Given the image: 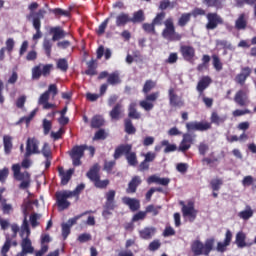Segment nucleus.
<instances>
[{
	"instance_id": "2f4dec72",
	"label": "nucleus",
	"mask_w": 256,
	"mask_h": 256,
	"mask_svg": "<svg viewBox=\"0 0 256 256\" xmlns=\"http://www.w3.org/2000/svg\"><path fill=\"white\" fill-rule=\"evenodd\" d=\"M51 33H53L52 41H59V39H64V37L67 35L61 27H54L51 28Z\"/></svg>"
},
{
	"instance_id": "e2e57ef3",
	"label": "nucleus",
	"mask_w": 256,
	"mask_h": 256,
	"mask_svg": "<svg viewBox=\"0 0 256 256\" xmlns=\"http://www.w3.org/2000/svg\"><path fill=\"white\" fill-rule=\"evenodd\" d=\"M155 85H156L155 82H153L152 80H147L142 90L143 93H149L151 89H154Z\"/></svg>"
},
{
	"instance_id": "f257e3e1",
	"label": "nucleus",
	"mask_w": 256,
	"mask_h": 256,
	"mask_svg": "<svg viewBox=\"0 0 256 256\" xmlns=\"http://www.w3.org/2000/svg\"><path fill=\"white\" fill-rule=\"evenodd\" d=\"M214 245L215 238H209L205 243L201 242V240H194L190 245V249L194 256H209V253L213 251Z\"/></svg>"
},
{
	"instance_id": "603ef678",
	"label": "nucleus",
	"mask_w": 256,
	"mask_h": 256,
	"mask_svg": "<svg viewBox=\"0 0 256 256\" xmlns=\"http://www.w3.org/2000/svg\"><path fill=\"white\" fill-rule=\"evenodd\" d=\"M121 115V104H117L110 112L111 119H119V116Z\"/></svg>"
},
{
	"instance_id": "e433bc0d",
	"label": "nucleus",
	"mask_w": 256,
	"mask_h": 256,
	"mask_svg": "<svg viewBox=\"0 0 256 256\" xmlns=\"http://www.w3.org/2000/svg\"><path fill=\"white\" fill-rule=\"evenodd\" d=\"M29 211H33V202H31V200H25L22 205V212L24 215V219H27V215H29Z\"/></svg>"
},
{
	"instance_id": "c756f323",
	"label": "nucleus",
	"mask_w": 256,
	"mask_h": 256,
	"mask_svg": "<svg viewBox=\"0 0 256 256\" xmlns=\"http://www.w3.org/2000/svg\"><path fill=\"white\" fill-rule=\"evenodd\" d=\"M253 209L251 208V206H246L244 210L240 211L238 213V217L240 219H243V221H249V219H251V217H253Z\"/></svg>"
},
{
	"instance_id": "a19ab883",
	"label": "nucleus",
	"mask_w": 256,
	"mask_h": 256,
	"mask_svg": "<svg viewBox=\"0 0 256 256\" xmlns=\"http://www.w3.org/2000/svg\"><path fill=\"white\" fill-rule=\"evenodd\" d=\"M145 21V16L143 15V10H139L134 13L133 17L130 18L131 23H141Z\"/></svg>"
},
{
	"instance_id": "7ed1b4c3",
	"label": "nucleus",
	"mask_w": 256,
	"mask_h": 256,
	"mask_svg": "<svg viewBox=\"0 0 256 256\" xmlns=\"http://www.w3.org/2000/svg\"><path fill=\"white\" fill-rule=\"evenodd\" d=\"M165 28L162 31V37L166 41H181V34L175 31V24H173V18H167L164 21Z\"/></svg>"
},
{
	"instance_id": "5701e85b",
	"label": "nucleus",
	"mask_w": 256,
	"mask_h": 256,
	"mask_svg": "<svg viewBox=\"0 0 256 256\" xmlns=\"http://www.w3.org/2000/svg\"><path fill=\"white\" fill-rule=\"evenodd\" d=\"M209 85H211V78L209 76H204L199 80L196 89L200 95H203V91H205Z\"/></svg>"
},
{
	"instance_id": "f03ea898",
	"label": "nucleus",
	"mask_w": 256,
	"mask_h": 256,
	"mask_svg": "<svg viewBox=\"0 0 256 256\" xmlns=\"http://www.w3.org/2000/svg\"><path fill=\"white\" fill-rule=\"evenodd\" d=\"M12 171L14 173V179L21 181L19 189H29L31 187V175L29 172H21V165H12Z\"/></svg>"
},
{
	"instance_id": "39448f33",
	"label": "nucleus",
	"mask_w": 256,
	"mask_h": 256,
	"mask_svg": "<svg viewBox=\"0 0 256 256\" xmlns=\"http://www.w3.org/2000/svg\"><path fill=\"white\" fill-rule=\"evenodd\" d=\"M85 151H87V145L75 146L71 150L70 157L74 167H79V165H81V159L85 155Z\"/></svg>"
},
{
	"instance_id": "9b49d317",
	"label": "nucleus",
	"mask_w": 256,
	"mask_h": 256,
	"mask_svg": "<svg viewBox=\"0 0 256 256\" xmlns=\"http://www.w3.org/2000/svg\"><path fill=\"white\" fill-rule=\"evenodd\" d=\"M21 252H19L16 256H27L34 253L35 248H33V244L31 243V239L24 238L21 241Z\"/></svg>"
},
{
	"instance_id": "aec40b11",
	"label": "nucleus",
	"mask_w": 256,
	"mask_h": 256,
	"mask_svg": "<svg viewBox=\"0 0 256 256\" xmlns=\"http://www.w3.org/2000/svg\"><path fill=\"white\" fill-rule=\"evenodd\" d=\"M169 99L172 107H183V100L175 94V90L173 88L169 89Z\"/></svg>"
},
{
	"instance_id": "6ab92c4d",
	"label": "nucleus",
	"mask_w": 256,
	"mask_h": 256,
	"mask_svg": "<svg viewBox=\"0 0 256 256\" xmlns=\"http://www.w3.org/2000/svg\"><path fill=\"white\" fill-rule=\"evenodd\" d=\"M131 149H133V146H131V144L118 146L114 152V159H119V157H121L123 154L129 155V153H131Z\"/></svg>"
},
{
	"instance_id": "c9c22d12",
	"label": "nucleus",
	"mask_w": 256,
	"mask_h": 256,
	"mask_svg": "<svg viewBox=\"0 0 256 256\" xmlns=\"http://www.w3.org/2000/svg\"><path fill=\"white\" fill-rule=\"evenodd\" d=\"M137 103L132 102L129 106V113H128V117H130L131 119H141V114L139 112H137Z\"/></svg>"
},
{
	"instance_id": "052dcab7",
	"label": "nucleus",
	"mask_w": 256,
	"mask_h": 256,
	"mask_svg": "<svg viewBox=\"0 0 256 256\" xmlns=\"http://www.w3.org/2000/svg\"><path fill=\"white\" fill-rule=\"evenodd\" d=\"M107 25H109V18H106L98 27L97 33L98 35H103L105 30L107 29Z\"/></svg>"
},
{
	"instance_id": "1a4fd4ad",
	"label": "nucleus",
	"mask_w": 256,
	"mask_h": 256,
	"mask_svg": "<svg viewBox=\"0 0 256 256\" xmlns=\"http://www.w3.org/2000/svg\"><path fill=\"white\" fill-rule=\"evenodd\" d=\"M187 131H208L211 129V123L209 122H188L186 123Z\"/></svg>"
},
{
	"instance_id": "473e14b6",
	"label": "nucleus",
	"mask_w": 256,
	"mask_h": 256,
	"mask_svg": "<svg viewBox=\"0 0 256 256\" xmlns=\"http://www.w3.org/2000/svg\"><path fill=\"white\" fill-rule=\"evenodd\" d=\"M87 177L88 179H90V181H93V183H95L98 179H100L99 177V165L96 164L94 165L89 172L87 173Z\"/></svg>"
},
{
	"instance_id": "79ce46f5",
	"label": "nucleus",
	"mask_w": 256,
	"mask_h": 256,
	"mask_svg": "<svg viewBox=\"0 0 256 256\" xmlns=\"http://www.w3.org/2000/svg\"><path fill=\"white\" fill-rule=\"evenodd\" d=\"M191 13H184L181 15V17L178 20V25L180 27H185L187 25L188 21H191Z\"/></svg>"
},
{
	"instance_id": "c03bdc74",
	"label": "nucleus",
	"mask_w": 256,
	"mask_h": 256,
	"mask_svg": "<svg viewBox=\"0 0 256 256\" xmlns=\"http://www.w3.org/2000/svg\"><path fill=\"white\" fill-rule=\"evenodd\" d=\"M108 83L109 85H119L121 83V79L119 78L118 73H112L108 76Z\"/></svg>"
},
{
	"instance_id": "0e129e2a",
	"label": "nucleus",
	"mask_w": 256,
	"mask_h": 256,
	"mask_svg": "<svg viewBox=\"0 0 256 256\" xmlns=\"http://www.w3.org/2000/svg\"><path fill=\"white\" fill-rule=\"evenodd\" d=\"M165 19V12L157 14L153 20V25H163V20Z\"/></svg>"
},
{
	"instance_id": "423d86ee",
	"label": "nucleus",
	"mask_w": 256,
	"mask_h": 256,
	"mask_svg": "<svg viewBox=\"0 0 256 256\" xmlns=\"http://www.w3.org/2000/svg\"><path fill=\"white\" fill-rule=\"evenodd\" d=\"M42 69V76L49 77L51 71H53V64H38L32 68V79H39V71Z\"/></svg>"
},
{
	"instance_id": "412c9836",
	"label": "nucleus",
	"mask_w": 256,
	"mask_h": 256,
	"mask_svg": "<svg viewBox=\"0 0 256 256\" xmlns=\"http://www.w3.org/2000/svg\"><path fill=\"white\" fill-rule=\"evenodd\" d=\"M122 202L124 205H127L131 211H138V209L141 207L139 200L135 198L123 197Z\"/></svg>"
},
{
	"instance_id": "3c124183",
	"label": "nucleus",
	"mask_w": 256,
	"mask_h": 256,
	"mask_svg": "<svg viewBox=\"0 0 256 256\" xmlns=\"http://www.w3.org/2000/svg\"><path fill=\"white\" fill-rule=\"evenodd\" d=\"M53 47V43H51V40L44 39L43 41V49L47 55V57H51V49Z\"/></svg>"
},
{
	"instance_id": "49530a36",
	"label": "nucleus",
	"mask_w": 256,
	"mask_h": 256,
	"mask_svg": "<svg viewBox=\"0 0 256 256\" xmlns=\"http://www.w3.org/2000/svg\"><path fill=\"white\" fill-rule=\"evenodd\" d=\"M212 62H213V67L216 71H222L223 70V63H221V59H219V56L213 55L212 56Z\"/></svg>"
},
{
	"instance_id": "393cba45",
	"label": "nucleus",
	"mask_w": 256,
	"mask_h": 256,
	"mask_svg": "<svg viewBox=\"0 0 256 256\" xmlns=\"http://www.w3.org/2000/svg\"><path fill=\"white\" fill-rule=\"evenodd\" d=\"M180 51L186 61H191L195 57V48L191 46H182Z\"/></svg>"
},
{
	"instance_id": "f8f14e48",
	"label": "nucleus",
	"mask_w": 256,
	"mask_h": 256,
	"mask_svg": "<svg viewBox=\"0 0 256 256\" xmlns=\"http://www.w3.org/2000/svg\"><path fill=\"white\" fill-rule=\"evenodd\" d=\"M182 214L183 217H187L189 221H195V218L197 217V210H195L193 202H189L187 205H183Z\"/></svg>"
},
{
	"instance_id": "338daca9",
	"label": "nucleus",
	"mask_w": 256,
	"mask_h": 256,
	"mask_svg": "<svg viewBox=\"0 0 256 256\" xmlns=\"http://www.w3.org/2000/svg\"><path fill=\"white\" fill-rule=\"evenodd\" d=\"M14 47H15V40H13V38L7 39V40H6V47H4V48H6V51H7L9 54H11V52H12L13 49H14Z\"/></svg>"
},
{
	"instance_id": "0eeeda50",
	"label": "nucleus",
	"mask_w": 256,
	"mask_h": 256,
	"mask_svg": "<svg viewBox=\"0 0 256 256\" xmlns=\"http://www.w3.org/2000/svg\"><path fill=\"white\" fill-rule=\"evenodd\" d=\"M206 19L208 21L206 24V29H208V31H213L214 29H217L219 25H223V18L217 13H208Z\"/></svg>"
},
{
	"instance_id": "4c0bfd02",
	"label": "nucleus",
	"mask_w": 256,
	"mask_h": 256,
	"mask_svg": "<svg viewBox=\"0 0 256 256\" xmlns=\"http://www.w3.org/2000/svg\"><path fill=\"white\" fill-rule=\"evenodd\" d=\"M105 120L101 116H94L91 120V127L93 129H99V127H103Z\"/></svg>"
},
{
	"instance_id": "6e6d98bb",
	"label": "nucleus",
	"mask_w": 256,
	"mask_h": 256,
	"mask_svg": "<svg viewBox=\"0 0 256 256\" xmlns=\"http://www.w3.org/2000/svg\"><path fill=\"white\" fill-rule=\"evenodd\" d=\"M57 67L60 71H67L69 69V64L67 63V59L61 58L57 61Z\"/></svg>"
},
{
	"instance_id": "f704fd0d",
	"label": "nucleus",
	"mask_w": 256,
	"mask_h": 256,
	"mask_svg": "<svg viewBox=\"0 0 256 256\" xmlns=\"http://www.w3.org/2000/svg\"><path fill=\"white\" fill-rule=\"evenodd\" d=\"M245 239H247V235H245L244 232L240 231L236 234V245L237 247H240L243 249V247H247V243L245 242Z\"/></svg>"
},
{
	"instance_id": "bb28decb",
	"label": "nucleus",
	"mask_w": 256,
	"mask_h": 256,
	"mask_svg": "<svg viewBox=\"0 0 256 256\" xmlns=\"http://www.w3.org/2000/svg\"><path fill=\"white\" fill-rule=\"evenodd\" d=\"M128 23H131V17H129V14L121 13L116 17L117 27H125Z\"/></svg>"
},
{
	"instance_id": "72a5a7b5",
	"label": "nucleus",
	"mask_w": 256,
	"mask_h": 256,
	"mask_svg": "<svg viewBox=\"0 0 256 256\" xmlns=\"http://www.w3.org/2000/svg\"><path fill=\"white\" fill-rule=\"evenodd\" d=\"M210 121L214 125H222L224 121H227V116L225 115L220 116L219 114H217V112H212Z\"/></svg>"
},
{
	"instance_id": "4468645a",
	"label": "nucleus",
	"mask_w": 256,
	"mask_h": 256,
	"mask_svg": "<svg viewBox=\"0 0 256 256\" xmlns=\"http://www.w3.org/2000/svg\"><path fill=\"white\" fill-rule=\"evenodd\" d=\"M194 139L195 136L189 133L183 134V139L179 145V151H189V149H191V145L193 144Z\"/></svg>"
},
{
	"instance_id": "b1692460",
	"label": "nucleus",
	"mask_w": 256,
	"mask_h": 256,
	"mask_svg": "<svg viewBox=\"0 0 256 256\" xmlns=\"http://www.w3.org/2000/svg\"><path fill=\"white\" fill-rule=\"evenodd\" d=\"M147 183H156L157 185H163L164 187H167L169 183H171V179L169 178H161L157 175H152L147 179Z\"/></svg>"
},
{
	"instance_id": "cd10ccee",
	"label": "nucleus",
	"mask_w": 256,
	"mask_h": 256,
	"mask_svg": "<svg viewBox=\"0 0 256 256\" xmlns=\"http://www.w3.org/2000/svg\"><path fill=\"white\" fill-rule=\"evenodd\" d=\"M29 235H31V230L29 229V222L27 218H24L21 229H20V237L23 239H29Z\"/></svg>"
},
{
	"instance_id": "680f3d73",
	"label": "nucleus",
	"mask_w": 256,
	"mask_h": 256,
	"mask_svg": "<svg viewBox=\"0 0 256 256\" xmlns=\"http://www.w3.org/2000/svg\"><path fill=\"white\" fill-rule=\"evenodd\" d=\"M29 157H31V155L27 156V152H25L24 159L21 163V167H23V169H29V167H31L32 162L31 159H29Z\"/></svg>"
},
{
	"instance_id": "13d9d810",
	"label": "nucleus",
	"mask_w": 256,
	"mask_h": 256,
	"mask_svg": "<svg viewBox=\"0 0 256 256\" xmlns=\"http://www.w3.org/2000/svg\"><path fill=\"white\" fill-rule=\"evenodd\" d=\"M161 211V206L149 205L146 207V213H152L154 216L159 215Z\"/></svg>"
},
{
	"instance_id": "a211bd4d",
	"label": "nucleus",
	"mask_w": 256,
	"mask_h": 256,
	"mask_svg": "<svg viewBox=\"0 0 256 256\" xmlns=\"http://www.w3.org/2000/svg\"><path fill=\"white\" fill-rule=\"evenodd\" d=\"M252 70L249 67L242 68L241 72L235 77V81L239 85H245L247 78L251 75Z\"/></svg>"
},
{
	"instance_id": "20e7f679",
	"label": "nucleus",
	"mask_w": 256,
	"mask_h": 256,
	"mask_svg": "<svg viewBox=\"0 0 256 256\" xmlns=\"http://www.w3.org/2000/svg\"><path fill=\"white\" fill-rule=\"evenodd\" d=\"M71 197H73V192L69 190L56 192V203L59 211H65V209H69L71 202H69L67 199H71Z\"/></svg>"
},
{
	"instance_id": "69168bd1",
	"label": "nucleus",
	"mask_w": 256,
	"mask_h": 256,
	"mask_svg": "<svg viewBox=\"0 0 256 256\" xmlns=\"http://www.w3.org/2000/svg\"><path fill=\"white\" fill-rule=\"evenodd\" d=\"M221 185H223V180L221 179H214L211 181L213 191H219V189H221Z\"/></svg>"
},
{
	"instance_id": "4d7b16f0",
	"label": "nucleus",
	"mask_w": 256,
	"mask_h": 256,
	"mask_svg": "<svg viewBox=\"0 0 256 256\" xmlns=\"http://www.w3.org/2000/svg\"><path fill=\"white\" fill-rule=\"evenodd\" d=\"M39 219H41L40 214L34 213L30 216V224L31 227L35 229V227H38L39 225Z\"/></svg>"
},
{
	"instance_id": "37998d69",
	"label": "nucleus",
	"mask_w": 256,
	"mask_h": 256,
	"mask_svg": "<svg viewBox=\"0 0 256 256\" xmlns=\"http://www.w3.org/2000/svg\"><path fill=\"white\" fill-rule=\"evenodd\" d=\"M11 236H9V234H6V241L1 249V253L2 255H7V253H9V249H11Z\"/></svg>"
},
{
	"instance_id": "2eb2a0df",
	"label": "nucleus",
	"mask_w": 256,
	"mask_h": 256,
	"mask_svg": "<svg viewBox=\"0 0 256 256\" xmlns=\"http://www.w3.org/2000/svg\"><path fill=\"white\" fill-rule=\"evenodd\" d=\"M81 219V216H76L74 218H71L67 221V223L62 224V236L64 239H67L69 237V234L71 233V227L77 223Z\"/></svg>"
},
{
	"instance_id": "f3484780",
	"label": "nucleus",
	"mask_w": 256,
	"mask_h": 256,
	"mask_svg": "<svg viewBox=\"0 0 256 256\" xmlns=\"http://www.w3.org/2000/svg\"><path fill=\"white\" fill-rule=\"evenodd\" d=\"M58 173L61 179V185H67L69 181H71V177L73 173H75L74 169H69L68 171L65 172V169L63 167L58 168Z\"/></svg>"
},
{
	"instance_id": "4be33fe9",
	"label": "nucleus",
	"mask_w": 256,
	"mask_h": 256,
	"mask_svg": "<svg viewBox=\"0 0 256 256\" xmlns=\"http://www.w3.org/2000/svg\"><path fill=\"white\" fill-rule=\"evenodd\" d=\"M247 20L248 18L245 13L240 14L235 21V29L245 31V29H247Z\"/></svg>"
},
{
	"instance_id": "7c9ffc66",
	"label": "nucleus",
	"mask_w": 256,
	"mask_h": 256,
	"mask_svg": "<svg viewBox=\"0 0 256 256\" xmlns=\"http://www.w3.org/2000/svg\"><path fill=\"white\" fill-rule=\"evenodd\" d=\"M4 153L9 155L11 149H13V138L9 135H4L3 137Z\"/></svg>"
},
{
	"instance_id": "58836bf2",
	"label": "nucleus",
	"mask_w": 256,
	"mask_h": 256,
	"mask_svg": "<svg viewBox=\"0 0 256 256\" xmlns=\"http://www.w3.org/2000/svg\"><path fill=\"white\" fill-rule=\"evenodd\" d=\"M161 145L162 147H165L164 153H173V151H177V145L170 144L169 140H163Z\"/></svg>"
},
{
	"instance_id": "dca6fc26",
	"label": "nucleus",
	"mask_w": 256,
	"mask_h": 256,
	"mask_svg": "<svg viewBox=\"0 0 256 256\" xmlns=\"http://www.w3.org/2000/svg\"><path fill=\"white\" fill-rule=\"evenodd\" d=\"M45 15H47V10L40 9L38 12H30V14L27 16V19L28 21H31L32 19V25L38 23L41 26V19H44Z\"/></svg>"
},
{
	"instance_id": "ddd939ff",
	"label": "nucleus",
	"mask_w": 256,
	"mask_h": 256,
	"mask_svg": "<svg viewBox=\"0 0 256 256\" xmlns=\"http://www.w3.org/2000/svg\"><path fill=\"white\" fill-rule=\"evenodd\" d=\"M232 239H233V233H231L230 230H227L224 241L217 243L216 251H218V253H225L229 245H231Z\"/></svg>"
},
{
	"instance_id": "9d476101",
	"label": "nucleus",
	"mask_w": 256,
	"mask_h": 256,
	"mask_svg": "<svg viewBox=\"0 0 256 256\" xmlns=\"http://www.w3.org/2000/svg\"><path fill=\"white\" fill-rule=\"evenodd\" d=\"M234 102L239 107H247L249 105V94L245 90H238L234 96Z\"/></svg>"
},
{
	"instance_id": "bf43d9fd",
	"label": "nucleus",
	"mask_w": 256,
	"mask_h": 256,
	"mask_svg": "<svg viewBox=\"0 0 256 256\" xmlns=\"http://www.w3.org/2000/svg\"><path fill=\"white\" fill-rule=\"evenodd\" d=\"M95 187H97L98 189H105L107 187V185H109V180H101L100 178H98L95 182H94Z\"/></svg>"
},
{
	"instance_id": "a18cd8bd",
	"label": "nucleus",
	"mask_w": 256,
	"mask_h": 256,
	"mask_svg": "<svg viewBox=\"0 0 256 256\" xmlns=\"http://www.w3.org/2000/svg\"><path fill=\"white\" fill-rule=\"evenodd\" d=\"M126 159L128 162V165H131V167H135L137 165V154L135 152H130L126 155Z\"/></svg>"
},
{
	"instance_id": "c85d7f7f",
	"label": "nucleus",
	"mask_w": 256,
	"mask_h": 256,
	"mask_svg": "<svg viewBox=\"0 0 256 256\" xmlns=\"http://www.w3.org/2000/svg\"><path fill=\"white\" fill-rule=\"evenodd\" d=\"M139 185H141V178L139 176H136L128 184V188H127L126 192L127 193H135V191H137V187H139Z\"/></svg>"
},
{
	"instance_id": "6e6552de",
	"label": "nucleus",
	"mask_w": 256,
	"mask_h": 256,
	"mask_svg": "<svg viewBox=\"0 0 256 256\" xmlns=\"http://www.w3.org/2000/svg\"><path fill=\"white\" fill-rule=\"evenodd\" d=\"M41 150H39V140L36 138H28L26 143V156L29 155H39Z\"/></svg>"
},
{
	"instance_id": "774afa93",
	"label": "nucleus",
	"mask_w": 256,
	"mask_h": 256,
	"mask_svg": "<svg viewBox=\"0 0 256 256\" xmlns=\"http://www.w3.org/2000/svg\"><path fill=\"white\" fill-rule=\"evenodd\" d=\"M79 243H87V241H91V234L83 233L78 236Z\"/></svg>"
},
{
	"instance_id": "8fccbe9b",
	"label": "nucleus",
	"mask_w": 256,
	"mask_h": 256,
	"mask_svg": "<svg viewBox=\"0 0 256 256\" xmlns=\"http://www.w3.org/2000/svg\"><path fill=\"white\" fill-rule=\"evenodd\" d=\"M125 131L128 133V135H134V133L137 131L130 119L125 120Z\"/></svg>"
},
{
	"instance_id": "5fc2aeb1",
	"label": "nucleus",
	"mask_w": 256,
	"mask_h": 256,
	"mask_svg": "<svg viewBox=\"0 0 256 256\" xmlns=\"http://www.w3.org/2000/svg\"><path fill=\"white\" fill-rule=\"evenodd\" d=\"M105 139H107V132H105L103 129L98 130L93 137V141H100Z\"/></svg>"
},
{
	"instance_id": "a878e982",
	"label": "nucleus",
	"mask_w": 256,
	"mask_h": 256,
	"mask_svg": "<svg viewBox=\"0 0 256 256\" xmlns=\"http://www.w3.org/2000/svg\"><path fill=\"white\" fill-rule=\"evenodd\" d=\"M155 233H157V228L155 227H145L144 229L139 231V235L141 239H151Z\"/></svg>"
},
{
	"instance_id": "de8ad7c7",
	"label": "nucleus",
	"mask_w": 256,
	"mask_h": 256,
	"mask_svg": "<svg viewBox=\"0 0 256 256\" xmlns=\"http://www.w3.org/2000/svg\"><path fill=\"white\" fill-rule=\"evenodd\" d=\"M33 27L36 30V33L33 35L32 39L33 41H37L43 37V34L41 33V25L39 22H34Z\"/></svg>"
},
{
	"instance_id": "864d4df0",
	"label": "nucleus",
	"mask_w": 256,
	"mask_h": 256,
	"mask_svg": "<svg viewBox=\"0 0 256 256\" xmlns=\"http://www.w3.org/2000/svg\"><path fill=\"white\" fill-rule=\"evenodd\" d=\"M40 153L43 155V157L45 158H49V157H52L51 156V147L49 146V143L45 142L43 144V147L40 151Z\"/></svg>"
},
{
	"instance_id": "ea45409f",
	"label": "nucleus",
	"mask_w": 256,
	"mask_h": 256,
	"mask_svg": "<svg viewBox=\"0 0 256 256\" xmlns=\"http://www.w3.org/2000/svg\"><path fill=\"white\" fill-rule=\"evenodd\" d=\"M1 209L4 215H11V213H13V205L7 204V199L2 200Z\"/></svg>"
},
{
	"instance_id": "09e8293b",
	"label": "nucleus",
	"mask_w": 256,
	"mask_h": 256,
	"mask_svg": "<svg viewBox=\"0 0 256 256\" xmlns=\"http://www.w3.org/2000/svg\"><path fill=\"white\" fill-rule=\"evenodd\" d=\"M140 107L144 109V111H152L153 107H155V104L145 98V100L140 101Z\"/></svg>"
}]
</instances>
